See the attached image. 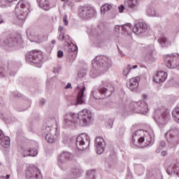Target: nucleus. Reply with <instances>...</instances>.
<instances>
[{"mask_svg":"<svg viewBox=\"0 0 179 179\" xmlns=\"http://www.w3.org/2000/svg\"><path fill=\"white\" fill-rule=\"evenodd\" d=\"M92 122V111L89 109H83L76 113H69L65 115L64 125L72 127V125H80V127H87Z\"/></svg>","mask_w":179,"mask_h":179,"instance_id":"obj_1","label":"nucleus"},{"mask_svg":"<svg viewBox=\"0 0 179 179\" xmlns=\"http://www.w3.org/2000/svg\"><path fill=\"white\" fill-rule=\"evenodd\" d=\"M154 142L155 132L152 127H148L146 129H138L133 134L131 143L137 148L152 146Z\"/></svg>","mask_w":179,"mask_h":179,"instance_id":"obj_2","label":"nucleus"},{"mask_svg":"<svg viewBox=\"0 0 179 179\" xmlns=\"http://www.w3.org/2000/svg\"><path fill=\"white\" fill-rule=\"evenodd\" d=\"M43 136H45V141L48 143H54L55 142V136L59 135L57 121L54 118H49L41 129Z\"/></svg>","mask_w":179,"mask_h":179,"instance_id":"obj_3","label":"nucleus"},{"mask_svg":"<svg viewBox=\"0 0 179 179\" xmlns=\"http://www.w3.org/2000/svg\"><path fill=\"white\" fill-rule=\"evenodd\" d=\"M171 118L170 112L164 106H160L155 109L154 120L159 128L166 127Z\"/></svg>","mask_w":179,"mask_h":179,"instance_id":"obj_4","label":"nucleus"},{"mask_svg":"<svg viewBox=\"0 0 179 179\" xmlns=\"http://www.w3.org/2000/svg\"><path fill=\"white\" fill-rule=\"evenodd\" d=\"M30 4L25 1H19L16 5L15 16L18 20H26L29 15Z\"/></svg>","mask_w":179,"mask_h":179,"instance_id":"obj_5","label":"nucleus"},{"mask_svg":"<svg viewBox=\"0 0 179 179\" xmlns=\"http://www.w3.org/2000/svg\"><path fill=\"white\" fill-rule=\"evenodd\" d=\"M78 16L84 20H90L97 16V11L93 6H80L78 7Z\"/></svg>","mask_w":179,"mask_h":179,"instance_id":"obj_6","label":"nucleus"},{"mask_svg":"<svg viewBox=\"0 0 179 179\" xmlns=\"http://www.w3.org/2000/svg\"><path fill=\"white\" fill-rule=\"evenodd\" d=\"M146 99H148V95L144 94L143 95V101L131 103L130 104L131 111H133V113H137L138 114H146L149 111Z\"/></svg>","mask_w":179,"mask_h":179,"instance_id":"obj_7","label":"nucleus"},{"mask_svg":"<svg viewBox=\"0 0 179 179\" xmlns=\"http://www.w3.org/2000/svg\"><path fill=\"white\" fill-rule=\"evenodd\" d=\"M93 68H104L105 71H108L113 65L111 59L104 55L96 56L92 62Z\"/></svg>","mask_w":179,"mask_h":179,"instance_id":"obj_8","label":"nucleus"},{"mask_svg":"<svg viewBox=\"0 0 179 179\" xmlns=\"http://www.w3.org/2000/svg\"><path fill=\"white\" fill-rule=\"evenodd\" d=\"M26 59L28 64H32L37 68H41V62L43 61V55L41 52L33 50L26 55Z\"/></svg>","mask_w":179,"mask_h":179,"instance_id":"obj_9","label":"nucleus"},{"mask_svg":"<svg viewBox=\"0 0 179 179\" xmlns=\"http://www.w3.org/2000/svg\"><path fill=\"white\" fill-rule=\"evenodd\" d=\"M76 145L78 150H85L90 145V137L86 134H81L76 139Z\"/></svg>","mask_w":179,"mask_h":179,"instance_id":"obj_10","label":"nucleus"},{"mask_svg":"<svg viewBox=\"0 0 179 179\" xmlns=\"http://www.w3.org/2000/svg\"><path fill=\"white\" fill-rule=\"evenodd\" d=\"M113 92L114 86H113L111 81H102V86L99 87V92L101 96H103L104 97H110Z\"/></svg>","mask_w":179,"mask_h":179,"instance_id":"obj_11","label":"nucleus"},{"mask_svg":"<svg viewBox=\"0 0 179 179\" xmlns=\"http://www.w3.org/2000/svg\"><path fill=\"white\" fill-rule=\"evenodd\" d=\"M25 176L27 179H43L41 171L33 165L27 166Z\"/></svg>","mask_w":179,"mask_h":179,"instance_id":"obj_12","label":"nucleus"},{"mask_svg":"<svg viewBox=\"0 0 179 179\" xmlns=\"http://www.w3.org/2000/svg\"><path fill=\"white\" fill-rule=\"evenodd\" d=\"M85 90H86V88L85 87L84 83H81L78 85L76 90L78 95L76 101L72 102L73 106H80L82 104H85Z\"/></svg>","mask_w":179,"mask_h":179,"instance_id":"obj_13","label":"nucleus"},{"mask_svg":"<svg viewBox=\"0 0 179 179\" xmlns=\"http://www.w3.org/2000/svg\"><path fill=\"white\" fill-rule=\"evenodd\" d=\"M73 155L71 152H64L59 156L58 166L61 170L66 169V160H72Z\"/></svg>","mask_w":179,"mask_h":179,"instance_id":"obj_14","label":"nucleus"},{"mask_svg":"<svg viewBox=\"0 0 179 179\" xmlns=\"http://www.w3.org/2000/svg\"><path fill=\"white\" fill-rule=\"evenodd\" d=\"M5 44L9 47H15V48H22L23 47V39L20 35H17L16 37H11L7 39Z\"/></svg>","mask_w":179,"mask_h":179,"instance_id":"obj_15","label":"nucleus"},{"mask_svg":"<svg viewBox=\"0 0 179 179\" xmlns=\"http://www.w3.org/2000/svg\"><path fill=\"white\" fill-rule=\"evenodd\" d=\"M132 31L139 36L145 33L148 30V24L143 22H138L134 24V27L132 28Z\"/></svg>","mask_w":179,"mask_h":179,"instance_id":"obj_16","label":"nucleus"},{"mask_svg":"<svg viewBox=\"0 0 179 179\" xmlns=\"http://www.w3.org/2000/svg\"><path fill=\"white\" fill-rule=\"evenodd\" d=\"M141 80V78L139 76H136L134 78H131L127 83V86L131 92H138V86H139V81Z\"/></svg>","mask_w":179,"mask_h":179,"instance_id":"obj_17","label":"nucleus"},{"mask_svg":"<svg viewBox=\"0 0 179 179\" xmlns=\"http://www.w3.org/2000/svg\"><path fill=\"white\" fill-rule=\"evenodd\" d=\"M94 146L96 148L97 155H101L104 152V146H106V143H104L103 137L98 136L95 138Z\"/></svg>","mask_w":179,"mask_h":179,"instance_id":"obj_18","label":"nucleus"},{"mask_svg":"<svg viewBox=\"0 0 179 179\" xmlns=\"http://www.w3.org/2000/svg\"><path fill=\"white\" fill-rule=\"evenodd\" d=\"M131 26V23H126L121 27L120 25H115L114 28L115 33L118 34L122 30V31H123L122 32L123 34H125V33H127V34H129V30H132Z\"/></svg>","mask_w":179,"mask_h":179,"instance_id":"obj_19","label":"nucleus"},{"mask_svg":"<svg viewBox=\"0 0 179 179\" xmlns=\"http://www.w3.org/2000/svg\"><path fill=\"white\" fill-rule=\"evenodd\" d=\"M156 50H155V46L153 45H150L148 48V52L145 56V61H151L152 62H155L156 61Z\"/></svg>","mask_w":179,"mask_h":179,"instance_id":"obj_20","label":"nucleus"},{"mask_svg":"<svg viewBox=\"0 0 179 179\" xmlns=\"http://www.w3.org/2000/svg\"><path fill=\"white\" fill-rule=\"evenodd\" d=\"M8 75L10 76H15L16 75V71L12 70L10 67L0 68V79H6Z\"/></svg>","mask_w":179,"mask_h":179,"instance_id":"obj_21","label":"nucleus"},{"mask_svg":"<svg viewBox=\"0 0 179 179\" xmlns=\"http://www.w3.org/2000/svg\"><path fill=\"white\" fill-rule=\"evenodd\" d=\"M82 174H83V170L80 169V167L76 166L71 169L70 171V174L68 176V178L69 179L79 178V177H82Z\"/></svg>","mask_w":179,"mask_h":179,"instance_id":"obj_22","label":"nucleus"},{"mask_svg":"<svg viewBox=\"0 0 179 179\" xmlns=\"http://www.w3.org/2000/svg\"><path fill=\"white\" fill-rule=\"evenodd\" d=\"M166 79H167V73L164 71L157 72L153 78V80L156 83H163V82H166Z\"/></svg>","mask_w":179,"mask_h":179,"instance_id":"obj_23","label":"nucleus"},{"mask_svg":"<svg viewBox=\"0 0 179 179\" xmlns=\"http://www.w3.org/2000/svg\"><path fill=\"white\" fill-rule=\"evenodd\" d=\"M165 138L168 142L171 143H179V135L174 134L173 131L170 130L165 134Z\"/></svg>","mask_w":179,"mask_h":179,"instance_id":"obj_24","label":"nucleus"},{"mask_svg":"<svg viewBox=\"0 0 179 179\" xmlns=\"http://www.w3.org/2000/svg\"><path fill=\"white\" fill-rule=\"evenodd\" d=\"M0 145L2 148H9L10 146V138L9 136L3 135L2 130H0Z\"/></svg>","mask_w":179,"mask_h":179,"instance_id":"obj_25","label":"nucleus"},{"mask_svg":"<svg viewBox=\"0 0 179 179\" xmlns=\"http://www.w3.org/2000/svg\"><path fill=\"white\" fill-rule=\"evenodd\" d=\"M169 176H178L179 177V168L176 164H171L169 166L167 170Z\"/></svg>","mask_w":179,"mask_h":179,"instance_id":"obj_26","label":"nucleus"},{"mask_svg":"<svg viewBox=\"0 0 179 179\" xmlns=\"http://www.w3.org/2000/svg\"><path fill=\"white\" fill-rule=\"evenodd\" d=\"M158 43H159V45H160L161 47H162L163 48L171 45V41L170 39H169V38H167V36H166V35H164V34L162 35V36L159 38V39H158Z\"/></svg>","mask_w":179,"mask_h":179,"instance_id":"obj_27","label":"nucleus"},{"mask_svg":"<svg viewBox=\"0 0 179 179\" xmlns=\"http://www.w3.org/2000/svg\"><path fill=\"white\" fill-rule=\"evenodd\" d=\"M34 152L31 150H29V148H23L22 151V157H27V156H32L34 157V156H37L38 152L37 151V149H33Z\"/></svg>","mask_w":179,"mask_h":179,"instance_id":"obj_28","label":"nucleus"},{"mask_svg":"<svg viewBox=\"0 0 179 179\" xmlns=\"http://www.w3.org/2000/svg\"><path fill=\"white\" fill-rule=\"evenodd\" d=\"M146 15L147 16H150V17H159L160 14L156 11L155 8L152 6H148L146 8Z\"/></svg>","mask_w":179,"mask_h":179,"instance_id":"obj_29","label":"nucleus"},{"mask_svg":"<svg viewBox=\"0 0 179 179\" xmlns=\"http://www.w3.org/2000/svg\"><path fill=\"white\" fill-rule=\"evenodd\" d=\"M58 31L59 32V36L57 37L58 40H59L60 41L66 42V40L69 38V36H65V29L64 28V27L62 26L59 27Z\"/></svg>","mask_w":179,"mask_h":179,"instance_id":"obj_30","label":"nucleus"},{"mask_svg":"<svg viewBox=\"0 0 179 179\" xmlns=\"http://www.w3.org/2000/svg\"><path fill=\"white\" fill-rule=\"evenodd\" d=\"M38 5H39V7L41 9H43V10H50V8H51V4L48 1H39Z\"/></svg>","mask_w":179,"mask_h":179,"instance_id":"obj_31","label":"nucleus"},{"mask_svg":"<svg viewBox=\"0 0 179 179\" xmlns=\"http://www.w3.org/2000/svg\"><path fill=\"white\" fill-rule=\"evenodd\" d=\"M125 4L129 9H136L139 6V2L138 1H127Z\"/></svg>","mask_w":179,"mask_h":179,"instance_id":"obj_32","label":"nucleus"},{"mask_svg":"<svg viewBox=\"0 0 179 179\" xmlns=\"http://www.w3.org/2000/svg\"><path fill=\"white\" fill-rule=\"evenodd\" d=\"M93 68L94 69L91 70L90 73L91 78H97V76H100V70L99 69V67L96 66Z\"/></svg>","mask_w":179,"mask_h":179,"instance_id":"obj_33","label":"nucleus"},{"mask_svg":"<svg viewBox=\"0 0 179 179\" xmlns=\"http://www.w3.org/2000/svg\"><path fill=\"white\" fill-rule=\"evenodd\" d=\"M111 5L106 3L101 7V15H106V12H108L111 9Z\"/></svg>","mask_w":179,"mask_h":179,"instance_id":"obj_34","label":"nucleus"},{"mask_svg":"<svg viewBox=\"0 0 179 179\" xmlns=\"http://www.w3.org/2000/svg\"><path fill=\"white\" fill-rule=\"evenodd\" d=\"M35 40L37 41V43H43V41H46V40H48V36L38 35L36 38H35Z\"/></svg>","mask_w":179,"mask_h":179,"instance_id":"obj_35","label":"nucleus"},{"mask_svg":"<svg viewBox=\"0 0 179 179\" xmlns=\"http://www.w3.org/2000/svg\"><path fill=\"white\" fill-rule=\"evenodd\" d=\"M131 69H132V66H131V64H129L127 67H125L123 69V75L124 76H125V78L128 77V75L131 72Z\"/></svg>","mask_w":179,"mask_h":179,"instance_id":"obj_36","label":"nucleus"},{"mask_svg":"<svg viewBox=\"0 0 179 179\" xmlns=\"http://www.w3.org/2000/svg\"><path fill=\"white\" fill-rule=\"evenodd\" d=\"M114 124V118L109 119L106 123V128L108 129H111L113 128V125Z\"/></svg>","mask_w":179,"mask_h":179,"instance_id":"obj_37","label":"nucleus"},{"mask_svg":"<svg viewBox=\"0 0 179 179\" xmlns=\"http://www.w3.org/2000/svg\"><path fill=\"white\" fill-rule=\"evenodd\" d=\"M96 171L94 170H90L87 171V177L88 179H94Z\"/></svg>","mask_w":179,"mask_h":179,"instance_id":"obj_38","label":"nucleus"},{"mask_svg":"<svg viewBox=\"0 0 179 179\" xmlns=\"http://www.w3.org/2000/svg\"><path fill=\"white\" fill-rule=\"evenodd\" d=\"M166 148V141H162L159 142V147L157 150V153H160V150Z\"/></svg>","mask_w":179,"mask_h":179,"instance_id":"obj_39","label":"nucleus"},{"mask_svg":"<svg viewBox=\"0 0 179 179\" xmlns=\"http://www.w3.org/2000/svg\"><path fill=\"white\" fill-rule=\"evenodd\" d=\"M69 52L72 53V55H74V57L78 54V46L73 45L71 48L69 49Z\"/></svg>","mask_w":179,"mask_h":179,"instance_id":"obj_40","label":"nucleus"},{"mask_svg":"<svg viewBox=\"0 0 179 179\" xmlns=\"http://www.w3.org/2000/svg\"><path fill=\"white\" fill-rule=\"evenodd\" d=\"M86 69L80 70L78 73V78H85L86 76Z\"/></svg>","mask_w":179,"mask_h":179,"instance_id":"obj_41","label":"nucleus"},{"mask_svg":"<svg viewBox=\"0 0 179 179\" xmlns=\"http://www.w3.org/2000/svg\"><path fill=\"white\" fill-rule=\"evenodd\" d=\"M9 6L8 1H0V8H8Z\"/></svg>","mask_w":179,"mask_h":179,"instance_id":"obj_42","label":"nucleus"},{"mask_svg":"<svg viewBox=\"0 0 179 179\" xmlns=\"http://www.w3.org/2000/svg\"><path fill=\"white\" fill-rule=\"evenodd\" d=\"M10 96L11 97H15V98L22 97V94H20L17 91H14L11 92Z\"/></svg>","mask_w":179,"mask_h":179,"instance_id":"obj_43","label":"nucleus"},{"mask_svg":"<svg viewBox=\"0 0 179 179\" xmlns=\"http://www.w3.org/2000/svg\"><path fill=\"white\" fill-rule=\"evenodd\" d=\"M63 22L64 23V26H68L69 22H68V15H64L63 17Z\"/></svg>","mask_w":179,"mask_h":179,"instance_id":"obj_44","label":"nucleus"},{"mask_svg":"<svg viewBox=\"0 0 179 179\" xmlns=\"http://www.w3.org/2000/svg\"><path fill=\"white\" fill-rule=\"evenodd\" d=\"M118 10H119L120 13H122V12H124V10H125V7L124 6V5H120L118 7Z\"/></svg>","mask_w":179,"mask_h":179,"instance_id":"obj_45","label":"nucleus"},{"mask_svg":"<svg viewBox=\"0 0 179 179\" xmlns=\"http://www.w3.org/2000/svg\"><path fill=\"white\" fill-rule=\"evenodd\" d=\"M57 57L58 58H62V57H64V52H62V50H59L57 52Z\"/></svg>","mask_w":179,"mask_h":179,"instance_id":"obj_46","label":"nucleus"},{"mask_svg":"<svg viewBox=\"0 0 179 179\" xmlns=\"http://www.w3.org/2000/svg\"><path fill=\"white\" fill-rule=\"evenodd\" d=\"M72 84L71 83H68L67 85L64 87V89L67 90L68 89H72Z\"/></svg>","mask_w":179,"mask_h":179,"instance_id":"obj_47","label":"nucleus"},{"mask_svg":"<svg viewBox=\"0 0 179 179\" xmlns=\"http://www.w3.org/2000/svg\"><path fill=\"white\" fill-rule=\"evenodd\" d=\"M29 107H30V103L25 109H17V111H19L20 113H22V111H26V110L29 108Z\"/></svg>","mask_w":179,"mask_h":179,"instance_id":"obj_48","label":"nucleus"},{"mask_svg":"<svg viewBox=\"0 0 179 179\" xmlns=\"http://www.w3.org/2000/svg\"><path fill=\"white\" fill-rule=\"evenodd\" d=\"M64 3L65 5H69V6H72V4H71V1H66Z\"/></svg>","mask_w":179,"mask_h":179,"instance_id":"obj_49","label":"nucleus"},{"mask_svg":"<svg viewBox=\"0 0 179 179\" xmlns=\"http://www.w3.org/2000/svg\"><path fill=\"white\" fill-rule=\"evenodd\" d=\"M10 177V176L7 175L6 177H3V176L0 177V179H9Z\"/></svg>","mask_w":179,"mask_h":179,"instance_id":"obj_50","label":"nucleus"},{"mask_svg":"<svg viewBox=\"0 0 179 179\" xmlns=\"http://www.w3.org/2000/svg\"><path fill=\"white\" fill-rule=\"evenodd\" d=\"M45 99H41V101H40L41 106H43V104H45Z\"/></svg>","mask_w":179,"mask_h":179,"instance_id":"obj_51","label":"nucleus"},{"mask_svg":"<svg viewBox=\"0 0 179 179\" xmlns=\"http://www.w3.org/2000/svg\"><path fill=\"white\" fill-rule=\"evenodd\" d=\"M119 54L121 55V57H124V55H125V54H124V52L121 50H119Z\"/></svg>","mask_w":179,"mask_h":179,"instance_id":"obj_52","label":"nucleus"},{"mask_svg":"<svg viewBox=\"0 0 179 179\" xmlns=\"http://www.w3.org/2000/svg\"><path fill=\"white\" fill-rule=\"evenodd\" d=\"M167 155V151H162V156H166Z\"/></svg>","mask_w":179,"mask_h":179,"instance_id":"obj_53","label":"nucleus"},{"mask_svg":"<svg viewBox=\"0 0 179 179\" xmlns=\"http://www.w3.org/2000/svg\"><path fill=\"white\" fill-rule=\"evenodd\" d=\"M138 68V65H134L131 66V69H136Z\"/></svg>","mask_w":179,"mask_h":179,"instance_id":"obj_54","label":"nucleus"},{"mask_svg":"<svg viewBox=\"0 0 179 179\" xmlns=\"http://www.w3.org/2000/svg\"><path fill=\"white\" fill-rule=\"evenodd\" d=\"M53 72L54 73H58V69H55Z\"/></svg>","mask_w":179,"mask_h":179,"instance_id":"obj_55","label":"nucleus"},{"mask_svg":"<svg viewBox=\"0 0 179 179\" xmlns=\"http://www.w3.org/2000/svg\"><path fill=\"white\" fill-rule=\"evenodd\" d=\"M33 149H36V148H29V151L31 150L32 152V153H34V150H33Z\"/></svg>","mask_w":179,"mask_h":179,"instance_id":"obj_56","label":"nucleus"},{"mask_svg":"<svg viewBox=\"0 0 179 179\" xmlns=\"http://www.w3.org/2000/svg\"><path fill=\"white\" fill-rule=\"evenodd\" d=\"M1 23H3V20H2V18L0 17V24Z\"/></svg>","mask_w":179,"mask_h":179,"instance_id":"obj_57","label":"nucleus"},{"mask_svg":"<svg viewBox=\"0 0 179 179\" xmlns=\"http://www.w3.org/2000/svg\"><path fill=\"white\" fill-rule=\"evenodd\" d=\"M57 43V41H55V40L52 41V44H55Z\"/></svg>","mask_w":179,"mask_h":179,"instance_id":"obj_58","label":"nucleus"},{"mask_svg":"<svg viewBox=\"0 0 179 179\" xmlns=\"http://www.w3.org/2000/svg\"><path fill=\"white\" fill-rule=\"evenodd\" d=\"M127 179H133L130 176H127Z\"/></svg>","mask_w":179,"mask_h":179,"instance_id":"obj_59","label":"nucleus"},{"mask_svg":"<svg viewBox=\"0 0 179 179\" xmlns=\"http://www.w3.org/2000/svg\"><path fill=\"white\" fill-rule=\"evenodd\" d=\"M1 104H2V101H0V106H1Z\"/></svg>","mask_w":179,"mask_h":179,"instance_id":"obj_60","label":"nucleus"},{"mask_svg":"<svg viewBox=\"0 0 179 179\" xmlns=\"http://www.w3.org/2000/svg\"><path fill=\"white\" fill-rule=\"evenodd\" d=\"M10 2H12V1H9V3H10Z\"/></svg>","mask_w":179,"mask_h":179,"instance_id":"obj_61","label":"nucleus"},{"mask_svg":"<svg viewBox=\"0 0 179 179\" xmlns=\"http://www.w3.org/2000/svg\"><path fill=\"white\" fill-rule=\"evenodd\" d=\"M96 99H100V97H99V98H96Z\"/></svg>","mask_w":179,"mask_h":179,"instance_id":"obj_62","label":"nucleus"},{"mask_svg":"<svg viewBox=\"0 0 179 179\" xmlns=\"http://www.w3.org/2000/svg\"><path fill=\"white\" fill-rule=\"evenodd\" d=\"M61 1H65V0H61Z\"/></svg>","mask_w":179,"mask_h":179,"instance_id":"obj_63","label":"nucleus"}]
</instances>
